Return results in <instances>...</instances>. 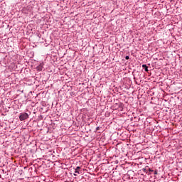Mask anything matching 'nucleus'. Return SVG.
<instances>
[{
	"instance_id": "nucleus-1",
	"label": "nucleus",
	"mask_w": 182,
	"mask_h": 182,
	"mask_svg": "<svg viewBox=\"0 0 182 182\" xmlns=\"http://www.w3.org/2000/svg\"><path fill=\"white\" fill-rule=\"evenodd\" d=\"M29 118V114L28 113H21L19 116V119L21 122H23V120H26V119Z\"/></svg>"
},
{
	"instance_id": "nucleus-2",
	"label": "nucleus",
	"mask_w": 182,
	"mask_h": 182,
	"mask_svg": "<svg viewBox=\"0 0 182 182\" xmlns=\"http://www.w3.org/2000/svg\"><path fill=\"white\" fill-rule=\"evenodd\" d=\"M142 68L144 69L145 72H149V67H147L146 64H143Z\"/></svg>"
},
{
	"instance_id": "nucleus-3",
	"label": "nucleus",
	"mask_w": 182,
	"mask_h": 182,
	"mask_svg": "<svg viewBox=\"0 0 182 182\" xmlns=\"http://www.w3.org/2000/svg\"><path fill=\"white\" fill-rule=\"evenodd\" d=\"M79 170H80V166H77V167L75 168V173H77V174H80V173H79Z\"/></svg>"
},
{
	"instance_id": "nucleus-4",
	"label": "nucleus",
	"mask_w": 182,
	"mask_h": 182,
	"mask_svg": "<svg viewBox=\"0 0 182 182\" xmlns=\"http://www.w3.org/2000/svg\"><path fill=\"white\" fill-rule=\"evenodd\" d=\"M125 59H126L127 60H129V55H127V56L125 57Z\"/></svg>"
},
{
	"instance_id": "nucleus-5",
	"label": "nucleus",
	"mask_w": 182,
	"mask_h": 182,
	"mask_svg": "<svg viewBox=\"0 0 182 182\" xmlns=\"http://www.w3.org/2000/svg\"><path fill=\"white\" fill-rule=\"evenodd\" d=\"M38 70H42V68H41V65L38 66Z\"/></svg>"
},
{
	"instance_id": "nucleus-6",
	"label": "nucleus",
	"mask_w": 182,
	"mask_h": 182,
	"mask_svg": "<svg viewBox=\"0 0 182 182\" xmlns=\"http://www.w3.org/2000/svg\"><path fill=\"white\" fill-rule=\"evenodd\" d=\"M149 171H151V172H153V171H154L153 170H151V169H150V168H149Z\"/></svg>"
},
{
	"instance_id": "nucleus-7",
	"label": "nucleus",
	"mask_w": 182,
	"mask_h": 182,
	"mask_svg": "<svg viewBox=\"0 0 182 182\" xmlns=\"http://www.w3.org/2000/svg\"><path fill=\"white\" fill-rule=\"evenodd\" d=\"M154 174H157V171H155Z\"/></svg>"
},
{
	"instance_id": "nucleus-8",
	"label": "nucleus",
	"mask_w": 182,
	"mask_h": 182,
	"mask_svg": "<svg viewBox=\"0 0 182 182\" xmlns=\"http://www.w3.org/2000/svg\"><path fill=\"white\" fill-rule=\"evenodd\" d=\"M97 130H99V127L97 128Z\"/></svg>"
}]
</instances>
